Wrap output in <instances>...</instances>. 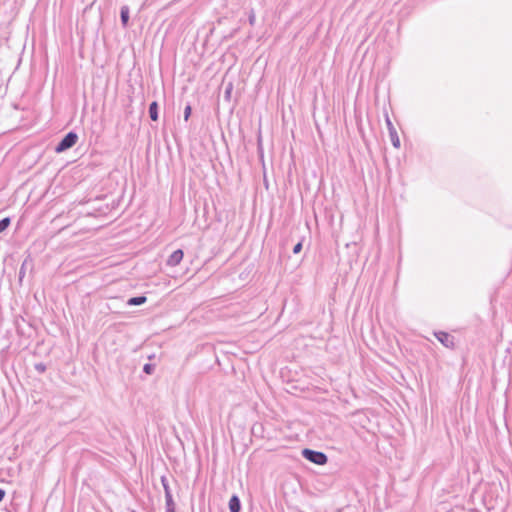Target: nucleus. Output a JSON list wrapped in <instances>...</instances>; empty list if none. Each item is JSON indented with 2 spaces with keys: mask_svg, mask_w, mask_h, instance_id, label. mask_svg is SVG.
<instances>
[{
  "mask_svg": "<svg viewBox=\"0 0 512 512\" xmlns=\"http://www.w3.org/2000/svg\"><path fill=\"white\" fill-rule=\"evenodd\" d=\"M302 455L305 459L317 465H324L328 461L326 454L311 449H304Z\"/></svg>",
  "mask_w": 512,
  "mask_h": 512,
  "instance_id": "nucleus-1",
  "label": "nucleus"
},
{
  "mask_svg": "<svg viewBox=\"0 0 512 512\" xmlns=\"http://www.w3.org/2000/svg\"><path fill=\"white\" fill-rule=\"evenodd\" d=\"M78 140V135L74 132H69L64 136V138L58 143L55 148L57 153L63 152L71 147H73Z\"/></svg>",
  "mask_w": 512,
  "mask_h": 512,
  "instance_id": "nucleus-2",
  "label": "nucleus"
},
{
  "mask_svg": "<svg viewBox=\"0 0 512 512\" xmlns=\"http://www.w3.org/2000/svg\"><path fill=\"white\" fill-rule=\"evenodd\" d=\"M386 125L389 131L390 140L395 148L400 147V139L397 134L396 128L394 127L393 123L389 119V117L386 118Z\"/></svg>",
  "mask_w": 512,
  "mask_h": 512,
  "instance_id": "nucleus-3",
  "label": "nucleus"
},
{
  "mask_svg": "<svg viewBox=\"0 0 512 512\" xmlns=\"http://www.w3.org/2000/svg\"><path fill=\"white\" fill-rule=\"evenodd\" d=\"M184 253L181 249L175 250L168 258L167 265L169 266H176L178 265L182 259H183Z\"/></svg>",
  "mask_w": 512,
  "mask_h": 512,
  "instance_id": "nucleus-4",
  "label": "nucleus"
},
{
  "mask_svg": "<svg viewBox=\"0 0 512 512\" xmlns=\"http://www.w3.org/2000/svg\"><path fill=\"white\" fill-rule=\"evenodd\" d=\"M161 482H162V485H163V488H164V492H165L166 506L175 505L174 501H173V498H172V494H171V491H170V487H169L167 478L164 477V476L161 477Z\"/></svg>",
  "mask_w": 512,
  "mask_h": 512,
  "instance_id": "nucleus-5",
  "label": "nucleus"
},
{
  "mask_svg": "<svg viewBox=\"0 0 512 512\" xmlns=\"http://www.w3.org/2000/svg\"><path fill=\"white\" fill-rule=\"evenodd\" d=\"M435 336L445 347H452L454 344L453 338L448 333L438 332Z\"/></svg>",
  "mask_w": 512,
  "mask_h": 512,
  "instance_id": "nucleus-6",
  "label": "nucleus"
},
{
  "mask_svg": "<svg viewBox=\"0 0 512 512\" xmlns=\"http://www.w3.org/2000/svg\"><path fill=\"white\" fill-rule=\"evenodd\" d=\"M241 508L240 500L236 495H233L229 500L230 512H239Z\"/></svg>",
  "mask_w": 512,
  "mask_h": 512,
  "instance_id": "nucleus-7",
  "label": "nucleus"
},
{
  "mask_svg": "<svg viewBox=\"0 0 512 512\" xmlns=\"http://www.w3.org/2000/svg\"><path fill=\"white\" fill-rule=\"evenodd\" d=\"M120 18L122 25L126 27L129 21V8L128 6H122L120 11Z\"/></svg>",
  "mask_w": 512,
  "mask_h": 512,
  "instance_id": "nucleus-8",
  "label": "nucleus"
},
{
  "mask_svg": "<svg viewBox=\"0 0 512 512\" xmlns=\"http://www.w3.org/2000/svg\"><path fill=\"white\" fill-rule=\"evenodd\" d=\"M149 115L153 121H157V119H158V104H157V102L154 101L150 104Z\"/></svg>",
  "mask_w": 512,
  "mask_h": 512,
  "instance_id": "nucleus-9",
  "label": "nucleus"
},
{
  "mask_svg": "<svg viewBox=\"0 0 512 512\" xmlns=\"http://www.w3.org/2000/svg\"><path fill=\"white\" fill-rule=\"evenodd\" d=\"M146 300L147 298L145 296L132 297L127 301V304L130 306L142 305Z\"/></svg>",
  "mask_w": 512,
  "mask_h": 512,
  "instance_id": "nucleus-10",
  "label": "nucleus"
},
{
  "mask_svg": "<svg viewBox=\"0 0 512 512\" xmlns=\"http://www.w3.org/2000/svg\"><path fill=\"white\" fill-rule=\"evenodd\" d=\"M9 224H10L9 218H4V219L0 220V233L5 231L7 229V227L9 226Z\"/></svg>",
  "mask_w": 512,
  "mask_h": 512,
  "instance_id": "nucleus-11",
  "label": "nucleus"
},
{
  "mask_svg": "<svg viewBox=\"0 0 512 512\" xmlns=\"http://www.w3.org/2000/svg\"><path fill=\"white\" fill-rule=\"evenodd\" d=\"M191 115V106L187 105L184 109V119L187 121Z\"/></svg>",
  "mask_w": 512,
  "mask_h": 512,
  "instance_id": "nucleus-12",
  "label": "nucleus"
},
{
  "mask_svg": "<svg viewBox=\"0 0 512 512\" xmlns=\"http://www.w3.org/2000/svg\"><path fill=\"white\" fill-rule=\"evenodd\" d=\"M154 370V367L152 364H145L144 367H143V371L146 373V374H151Z\"/></svg>",
  "mask_w": 512,
  "mask_h": 512,
  "instance_id": "nucleus-13",
  "label": "nucleus"
},
{
  "mask_svg": "<svg viewBox=\"0 0 512 512\" xmlns=\"http://www.w3.org/2000/svg\"><path fill=\"white\" fill-rule=\"evenodd\" d=\"M301 249H302V243H300V242H299V243H297V244L294 246V248H293V253H294V254H298V253L301 251Z\"/></svg>",
  "mask_w": 512,
  "mask_h": 512,
  "instance_id": "nucleus-14",
  "label": "nucleus"
},
{
  "mask_svg": "<svg viewBox=\"0 0 512 512\" xmlns=\"http://www.w3.org/2000/svg\"><path fill=\"white\" fill-rule=\"evenodd\" d=\"M35 368H36V370H38L39 372H44V371H45V369H46V367H45V365H44V364H37V365L35 366Z\"/></svg>",
  "mask_w": 512,
  "mask_h": 512,
  "instance_id": "nucleus-15",
  "label": "nucleus"
},
{
  "mask_svg": "<svg viewBox=\"0 0 512 512\" xmlns=\"http://www.w3.org/2000/svg\"><path fill=\"white\" fill-rule=\"evenodd\" d=\"M249 23L251 25H254V23H255V14L253 12L249 16Z\"/></svg>",
  "mask_w": 512,
  "mask_h": 512,
  "instance_id": "nucleus-16",
  "label": "nucleus"
},
{
  "mask_svg": "<svg viewBox=\"0 0 512 512\" xmlns=\"http://www.w3.org/2000/svg\"><path fill=\"white\" fill-rule=\"evenodd\" d=\"M166 512H175V505L166 506Z\"/></svg>",
  "mask_w": 512,
  "mask_h": 512,
  "instance_id": "nucleus-17",
  "label": "nucleus"
},
{
  "mask_svg": "<svg viewBox=\"0 0 512 512\" xmlns=\"http://www.w3.org/2000/svg\"><path fill=\"white\" fill-rule=\"evenodd\" d=\"M4 496H5V491L0 489V502L3 500Z\"/></svg>",
  "mask_w": 512,
  "mask_h": 512,
  "instance_id": "nucleus-18",
  "label": "nucleus"
}]
</instances>
